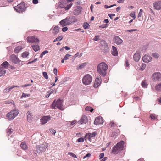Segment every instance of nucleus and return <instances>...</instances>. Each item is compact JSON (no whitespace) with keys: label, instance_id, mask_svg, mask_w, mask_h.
Listing matches in <instances>:
<instances>
[{"label":"nucleus","instance_id":"f257e3e1","mask_svg":"<svg viewBox=\"0 0 161 161\" xmlns=\"http://www.w3.org/2000/svg\"><path fill=\"white\" fill-rule=\"evenodd\" d=\"M77 21V19L75 16H70L61 20L59 23L62 27H64L74 23Z\"/></svg>","mask_w":161,"mask_h":161},{"label":"nucleus","instance_id":"f03ea898","mask_svg":"<svg viewBox=\"0 0 161 161\" xmlns=\"http://www.w3.org/2000/svg\"><path fill=\"white\" fill-rule=\"evenodd\" d=\"M108 66L104 62H101L97 66V71L102 76H105L106 75V70Z\"/></svg>","mask_w":161,"mask_h":161},{"label":"nucleus","instance_id":"7ed1b4c3","mask_svg":"<svg viewBox=\"0 0 161 161\" xmlns=\"http://www.w3.org/2000/svg\"><path fill=\"white\" fill-rule=\"evenodd\" d=\"M124 143V142L123 141H121L118 143L113 147L112 151L113 153L116 154L122 150L123 149Z\"/></svg>","mask_w":161,"mask_h":161},{"label":"nucleus","instance_id":"20e7f679","mask_svg":"<svg viewBox=\"0 0 161 161\" xmlns=\"http://www.w3.org/2000/svg\"><path fill=\"white\" fill-rule=\"evenodd\" d=\"M63 102V100L60 99H58L56 101H54L52 104V108L56 109L58 108L60 110H63L64 108L62 105Z\"/></svg>","mask_w":161,"mask_h":161},{"label":"nucleus","instance_id":"39448f33","mask_svg":"<svg viewBox=\"0 0 161 161\" xmlns=\"http://www.w3.org/2000/svg\"><path fill=\"white\" fill-rule=\"evenodd\" d=\"M19 111L17 109L11 110L7 115V117L9 120H12L19 114Z\"/></svg>","mask_w":161,"mask_h":161},{"label":"nucleus","instance_id":"423d86ee","mask_svg":"<svg viewBox=\"0 0 161 161\" xmlns=\"http://www.w3.org/2000/svg\"><path fill=\"white\" fill-rule=\"evenodd\" d=\"M151 78L154 82H160L161 81V73L159 72H155L152 74Z\"/></svg>","mask_w":161,"mask_h":161},{"label":"nucleus","instance_id":"0eeeda50","mask_svg":"<svg viewBox=\"0 0 161 161\" xmlns=\"http://www.w3.org/2000/svg\"><path fill=\"white\" fill-rule=\"evenodd\" d=\"M47 147V144L38 145L36 146V150L38 153L44 152Z\"/></svg>","mask_w":161,"mask_h":161},{"label":"nucleus","instance_id":"6e6552de","mask_svg":"<svg viewBox=\"0 0 161 161\" xmlns=\"http://www.w3.org/2000/svg\"><path fill=\"white\" fill-rule=\"evenodd\" d=\"M92 81V78L89 74L85 75L83 78L82 81L85 85H88L90 84Z\"/></svg>","mask_w":161,"mask_h":161},{"label":"nucleus","instance_id":"1a4fd4ad","mask_svg":"<svg viewBox=\"0 0 161 161\" xmlns=\"http://www.w3.org/2000/svg\"><path fill=\"white\" fill-rule=\"evenodd\" d=\"M14 9L17 12L19 13L24 12L25 9V4L24 3H21L16 7H14Z\"/></svg>","mask_w":161,"mask_h":161},{"label":"nucleus","instance_id":"9d476101","mask_svg":"<svg viewBox=\"0 0 161 161\" xmlns=\"http://www.w3.org/2000/svg\"><path fill=\"white\" fill-rule=\"evenodd\" d=\"M101 48L104 52H108L109 50V47L106 43L104 40H102L100 41Z\"/></svg>","mask_w":161,"mask_h":161},{"label":"nucleus","instance_id":"9b49d317","mask_svg":"<svg viewBox=\"0 0 161 161\" xmlns=\"http://www.w3.org/2000/svg\"><path fill=\"white\" fill-rule=\"evenodd\" d=\"M11 61L15 64H19L21 61L15 54H12L10 56Z\"/></svg>","mask_w":161,"mask_h":161},{"label":"nucleus","instance_id":"f8f14e48","mask_svg":"<svg viewBox=\"0 0 161 161\" xmlns=\"http://www.w3.org/2000/svg\"><path fill=\"white\" fill-rule=\"evenodd\" d=\"M27 41L30 43H37L38 42L39 40L37 38L33 36H29L27 38Z\"/></svg>","mask_w":161,"mask_h":161},{"label":"nucleus","instance_id":"ddd939ff","mask_svg":"<svg viewBox=\"0 0 161 161\" xmlns=\"http://www.w3.org/2000/svg\"><path fill=\"white\" fill-rule=\"evenodd\" d=\"M82 8L81 7L77 6L73 12V14L75 15H79L81 13Z\"/></svg>","mask_w":161,"mask_h":161},{"label":"nucleus","instance_id":"4468645a","mask_svg":"<svg viewBox=\"0 0 161 161\" xmlns=\"http://www.w3.org/2000/svg\"><path fill=\"white\" fill-rule=\"evenodd\" d=\"M103 121L102 117H99L95 119L94 121V124L95 125H97L99 124H103Z\"/></svg>","mask_w":161,"mask_h":161},{"label":"nucleus","instance_id":"2eb2a0df","mask_svg":"<svg viewBox=\"0 0 161 161\" xmlns=\"http://www.w3.org/2000/svg\"><path fill=\"white\" fill-rule=\"evenodd\" d=\"M152 59V57L148 54H146L142 58L143 61L145 63L149 62Z\"/></svg>","mask_w":161,"mask_h":161},{"label":"nucleus","instance_id":"dca6fc26","mask_svg":"<svg viewBox=\"0 0 161 161\" xmlns=\"http://www.w3.org/2000/svg\"><path fill=\"white\" fill-rule=\"evenodd\" d=\"M153 6L154 8L157 10L161 9V1H158L154 3Z\"/></svg>","mask_w":161,"mask_h":161},{"label":"nucleus","instance_id":"f3484780","mask_svg":"<svg viewBox=\"0 0 161 161\" xmlns=\"http://www.w3.org/2000/svg\"><path fill=\"white\" fill-rule=\"evenodd\" d=\"M51 117L50 116H45L43 117L41 119V123L44 124L50 120Z\"/></svg>","mask_w":161,"mask_h":161},{"label":"nucleus","instance_id":"a211bd4d","mask_svg":"<svg viewBox=\"0 0 161 161\" xmlns=\"http://www.w3.org/2000/svg\"><path fill=\"white\" fill-rule=\"evenodd\" d=\"M101 77L97 78L95 79V83L94 85V87L95 88L97 87L100 85L101 82Z\"/></svg>","mask_w":161,"mask_h":161},{"label":"nucleus","instance_id":"6ab92c4d","mask_svg":"<svg viewBox=\"0 0 161 161\" xmlns=\"http://www.w3.org/2000/svg\"><path fill=\"white\" fill-rule=\"evenodd\" d=\"M87 118L85 115L83 116L80 120L78 121L79 124H82L83 123H86L87 122Z\"/></svg>","mask_w":161,"mask_h":161},{"label":"nucleus","instance_id":"aec40b11","mask_svg":"<svg viewBox=\"0 0 161 161\" xmlns=\"http://www.w3.org/2000/svg\"><path fill=\"white\" fill-rule=\"evenodd\" d=\"M140 53L138 51H136V53L134 54L133 56V58L134 60L136 62H138L139 61L140 58Z\"/></svg>","mask_w":161,"mask_h":161},{"label":"nucleus","instance_id":"412c9836","mask_svg":"<svg viewBox=\"0 0 161 161\" xmlns=\"http://www.w3.org/2000/svg\"><path fill=\"white\" fill-rule=\"evenodd\" d=\"M114 42L118 45L120 44L123 42V40L118 36L114 37Z\"/></svg>","mask_w":161,"mask_h":161},{"label":"nucleus","instance_id":"4be33fe9","mask_svg":"<svg viewBox=\"0 0 161 161\" xmlns=\"http://www.w3.org/2000/svg\"><path fill=\"white\" fill-rule=\"evenodd\" d=\"M96 134V133L95 132L92 133H89L85 136V137L89 140L90 141L91 138L95 137Z\"/></svg>","mask_w":161,"mask_h":161},{"label":"nucleus","instance_id":"5701e85b","mask_svg":"<svg viewBox=\"0 0 161 161\" xmlns=\"http://www.w3.org/2000/svg\"><path fill=\"white\" fill-rule=\"evenodd\" d=\"M9 65V64L7 61L4 62L0 65V68H3L5 70L6 69H7L8 66Z\"/></svg>","mask_w":161,"mask_h":161},{"label":"nucleus","instance_id":"b1692460","mask_svg":"<svg viewBox=\"0 0 161 161\" xmlns=\"http://www.w3.org/2000/svg\"><path fill=\"white\" fill-rule=\"evenodd\" d=\"M87 64V63L86 62L81 63L79 65L76 66V69L79 70L84 68L86 65Z\"/></svg>","mask_w":161,"mask_h":161},{"label":"nucleus","instance_id":"393cba45","mask_svg":"<svg viewBox=\"0 0 161 161\" xmlns=\"http://www.w3.org/2000/svg\"><path fill=\"white\" fill-rule=\"evenodd\" d=\"M59 27L58 26H55L53 29V33L55 35H57L59 32Z\"/></svg>","mask_w":161,"mask_h":161},{"label":"nucleus","instance_id":"a878e982","mask_svg":"<svg viewBox=\"0 0 161 161\" xmlns=\"http://www.w3.org/2000/svg\"><path fill=\"white\" fill-rule=\"evenodd\" d=\"M27 120L29 122H31L32 119V116L31 113L30 111H28L27 113Z\"/></svg>","mask_w":161,"mask_h":161},{"label":"nucleus","instance_id":"bb28decb","mask_svg":"<svg viewBox=\"0 0 161 161\" xmlns=\"http://www.w3.org/2000/svg\"><path fill=\"white\" fill-rule=\"evenodd\" d=\"M112 54L114 56H116L118 54V52L116 48L114 46H112Z\"/></svg>","mask_w":161,"mask_h":161},{"label":"nucleus","instance_id":"cd10ccee","mask_svg":"<svg viewBox=\"0 0 161 161\" xmlns=\"http://www.w3.org/2000/svg\"><path fill=\"white\" fill-rule=\"evenodd\" d=\"M20 147L21 148L24 150H25L28 148V147L25 142H22L20 144Z\"/></svg>","mask_w":161,"mask_h":161},{"label":"nucleus","instance_id":"c85d7f7f","mask_svg":"<svg viewBox=\"0 0 161 161\" xmlns=\"http://www.w3.org/2000/svg\"><path fill=\"white\" fill-rule=\"evenodd\" d=\"M22 49V48L21 46H18L15 48L14 53H18Z\"/></svg>","mask_w":161,"mask_h":161},{"label":"nucleus","instance_id":"c756f323","mask_svg":"<svg viewBox=\"0 0 161 161\" xmlns=\"http://www.w3.org/2000/svg\"><path fill=\"white\" fill-rule=\"evenodd\" d=\"M155 88L157 90L161 91V83L156 85Z\"/></svg>","mask_w":161,"mask_h":161},{"label":"nucleus","instance_id":"7c9ffc66","mask_svg":"<svg viewBox=\"0 0 161 161\" xmlns=\"http://www.w3.org/2000/svg\"><path fill=\"white\" fill-rule=\"evenodd\" d=\"M6 72V70L4 69L3 68H0V77L4 75Z\"/></svg>","mask_w":161,"mask_h":161},{"label":"nucleus","instance_id":"2f4dec72","mask_svg":"<svg viewBox=\"0 0 161 161\" xmlns=\"http://www.w3.org/2000/svg\"><path fill=\"white\" fill-rule=\"evenodd\" d=\"M31 46L34 50L35 52L39 50V46L37 45H32Z\"/></svg>","mask_w":161,"mask_h":161},{"label":"nucleus","instance_id":"473e14b6","mask_svg":"<svg viewBox=\"0 0 161 161\" xmlns=\"http://www.w3.org/2000/svg\"><path fill=\"white\" fill-rule=\"evenodd\" d=\"M73 5L72 3H70L69 5L64 6V9L66 10H68L72 7Z\"/></svg>","mask_w":161,"mask_h":161},{"label":"nucleus","instance_id":"72a5a7b5","mask_svg":"<svg viewBox=\"0 0 161 161\" xmlns=\"http://www.w3.org/2000/svg\"><path fill=\"white\" fill-rule=\"evenodd\" d=\"M29 53L27 52H25L23 53L22 54V57L23 58H25L29 55Z\"/></svg>","mask_w":161,"mask_h":161},{"label":"nucleus","instance_id":"f704fd0d","mask_svg":"<svg viewBox=\"0 0 161 161\" xmlns=\"http://www.w3.org/2000/svg\"><path fill=\"white\" fill-rule=\"evenodd\" d=\"M146 66V64H145L144 63H142L139 69L140 70L142 71L145 68Z\"/></svg>","mask_w":161,"mask_h":161},{"label":"nucleus","instance_id":"c9c22d12","mask_svg":"<svg viewBox=\"0 0 161 161\" xmlns=\"http://www.w3.org/2000/svg\"><path fill=\"white\" fill-rule=\"evenodd\" d=\"M90 26L89 24L87 22L84 23L83 25V27L85 29H87Z\"/></svg>","mask_w":161,"mask_h":161},{"label":"nucleus","instance_id":"e433bc0d","mask_svg":"<svg viewBox=\"0 0 161 161\" xmlns=\"http://www.w3.org/2000/svg\"><path fill=\"white\" fill-rule=\"evenodd\" d=\"M85 110L86 111H90L91 112H92L93 110V109L91 107L87 106L85 108Z\"/></svg>","mask_w":161,"mask_h":161},{"label":"nucleus","instance_id":"4c0bfd02","mask_svg":"<svg viewBox=\"0 0 161 161\" xmlns=\"http://www.w3.org/2000/svg\"><path fill=\"white\" fill-rule=\"evenodd\" d=\"M12 129L8 128V129H7V134L8 136H10V135L12 134Z\"/></svg>","mask_w":161,"mask_h":161},{"label":"nucleus","instance_id":"58836bf2","mask_svg":"<svg viewBox=\"0 0 161 161\" xmlns=\"http://www.w3.org/2000/svg\"><path fill=\"white\" fill-rule=\"evenodd\" d=\"M30 94H25L24 93H23L22 96L21 97V98H22L23 97H27L30 96Z\"/></svg>","mask_w":161,"mask_h":161},{"label":"nucleus","instance_id":"ea45409f","mask_svg":"<svg viewBox=\"0 0 161 161\" xmlns=\"http://www.w3.org/2000/svg\"><path fill=\"white\" fill-rule=\"evenodd\" d=\"M48 52L47 50L43 51L40 54V57L42 58L45 54L48 53Z\"/></svg>","mask_w":161,"mask_h":161},{"label":"nucleus","instance_id":"a19ab883","mask_svg":"<svg viewBox=\"0 0 161 161\" xmlns=\"http://www.w3.org/2000/svg\"><path fill=\"white\" fill-rule=\"evenodd\" d=\"M152 56L157 58H158L159 57V55L156 53H154L152 54Z\"/></svg>","mask_w":161,"mask_h":161},{"label":"nucleus","instance_id":"79ce46f5","mask_svg":"<svg viewBox=\"0 0 161 161\" xmlns=\"http://www.w3.org/2000/svg\"><path fill=\"white\" fill-rule=\"evenodd\" d=\"M54 91L55 92V93H56L57 92V91L55 90V89H53L51 90L49 92H47V93H49V94H51L53 93Z\"/></svg>","mask_w":161,"mask_h":161},{"label":"nucleus","instance_id":"37998d69","mask_svg":"<svg viewBox=\"0 0 161 161\" xmlns=\"http://www.w3.org/2000/svg\"><path fill=\"white\" fill-rule=\"evenodd\" d=\"M43 75L44 77L46 79H48V76L47 73L45 72H43Z\"/></svg>","mask_w":161,"mask_h":161},{"label":"nucleus","instance_id":"c03bdc74","mask_svg":"<svg viewBox=\"0 0 161 161\" xmlns=\"http://www.w3.org/2000/svg\"><path fill=\"white\" fill-rule=\"evenodd\" d=\"M63 38V36H60L56 38V40H57L58 41H59L62 40Z\"/></svg>","mask_w":161,"mask_h":161},{"label":"nucleus","instance_id":"a18cd8bd","mask_svg":"<svg viewBox=\"0 0 161 161\" xmlns=\"http://www.w3.org/2000/svg\"><path fill=\"white\" fill-rule=\"evenodd\" d=\"M143 11L142 9H140V12H139L138 14V18L141 17L142 15V14Z\"/></svg>","mask_w":161,"mask_h":161},{"label":"nucleus","instance_id":"49530a36","mask_svg":"<svg viewBox=\"0 0 161 161\" xmlns=\"http://www.w3.org/2000/svg\"><path fill=\"white\" fill-rule=\"evenodd\" d=\"M130 16L133 18V19H134L136 18L135 12H132L130 14Z\"/></svg>","mask_w":161,"mask_h":161},{"label":"nucleus","instance_id":"de8ad7c7","mask_svg":"<svg viewBox=\"0 0 161 161\" xmlns=\"http://www.w3.org/2000/svg\"><path fill=\"white\" fill-rule=\"evenodd\" d=\"M68 154L70 155L71 156H72V157H73L74 158H77V157H76V155L72 153L69 152Z\"/></svg>","mask_w":161,"mask_h":161},{"label":"nucleus","instance_id":"09e8293b","mask_svg":"<svg viewBox=\"0 0 161 161\" xmlns=\"http://www.w3.org/2000/svg\"><path fill=\"white\" fill-rule=\"evenodd\" d=\"M150 117L152 119H153V120H155L156 119V117L155 116V115L154 114H151L150 115Z\"/></svg>","mask_w":161,"mask_h":161},{"label":"nucleus","instance_id":"8fccbe9b","mask_svg":"<svg viewBox=\"0 0 161 161\" xmlns=\"http://www.w3.org/2000/svg\"><path fill=\"white\" fill-rule=\"evenodd\" d=\"M50 132L53 135L55 134L56 131L55 130L53 129H49Z\"/></svg>","mask_w":161,"mask_h":161},{"label":"nucleus","instance_id":"3c124183","mask_svg":"<svg viewBox=\"0 0 161 161\" xmlns=\"http://www.w3.org/2000/svg\"><path fill=\"white\" fill-rule=\"evenodd\" d=\"M84 138L82 137H80L78 139L77 142H83L84 141Z\"/></svg>","mask_w":161,"mask_h":161},{"label":"nucleus","instance_id":"603ef678","mask_svg":"<svg viewBox=\"0 0 161 161\" xmlns=\"http://www.w3.org/2000/svg\"><path fill=\"white\" fill-rule=\"evenodd\" d=\"M70 56H71V55L67 54L65 56L64 59L65 60H67L69 59V57Z\"/></svg>","mask_w":161,"mask_h":161},{"label":"nucleus","instance_id":"864d4df0","mask_svg":"<svg viewBox=\"0 0 161 161\" xmlns=\"http://www.w3.org/2000/svg\"><path fill=\"white\" fill-rule=\"evenodd\" d=\"M141 85L142 87H145L147 86V84L145 81L142 82Z\"/></svg>","mask_w":161,"mask_h":161},{"label":"nucleus","instance_id":"5fc2aeb1","mask_svg":"<svg viewBox=\"0 0 161 161\" xmlns=\"http://www.w3.org/2000/svg\"><path fill=\"white\" fill-rule=\"evenodd\" d=\"M94 41H97L99 40V36H96L93 39Z\"/></svg>","mask_w":161,"mask_h":161},{"label":"nucleus","instance_id":"6e6d98bb","mask_svg":"<svg viewBox=\"0 0 161 161\" xmlns=\"http://www.w3.org/2000/svg\"><path fill=\"white\" fill-rule=\"evenodd\" d=\"M104 154L103 153H101L99 155V159H102L104 156Z\"/></svg>","mask_w":161,"mask_h":161},{"label":"nucleus","instance_id":"4d7b16f0","mask_svg":"<svg viewBox=\"0 0 161 161\" xmlns=\"http://www.w3.org/2000/svg\"><path fill=\"white\" fill-rule=\"evenodd\" d=\"M57 72L58 71L57 69L56 68H54L53 69V73L55 75H57Z\"/></svg>","mask_w":161,"mask_h":161},{"label":"nucleus","instance_id":"13d9d810","mask_svg":"<svg viewBox=\"0 0 161 161\" xmlns=\"http://www.w3.org/2000/svg\"><path fill=\"white\" fill-rule=\"evenodd\" d=\"M31 84H26L25 85H22L21 86L22 87H26L28 86H31Z\"/></svg>","mask_w":161,"mask_h":161},{"label":"nucleus","instance_id":"bf43d9fd","mask_svg":"<svg viewBox=\"0 0 161 161\" xmlns=\"http://www.w3.org/2000/svg\"><path fill=\"white\" fill-rule=\"evenodd\" d=\"M137 31V29H131V30H127V31L129 32H132L133 31Z\"/></svg>","mask_w":161,"mask_h":161},{"label":"nucleus","instance_id":"052dcab7","mask_svg":"<svg viewBox=\"0 0 161 161\" xmlns=\"http://www.w3.org/2000/svg\"><path fill=\"white\" fill-rule=\"evenodd\" d=\"M91 156V154L90 153H87L83 157V159H85L86 157H90Z\"/></svg>","mask_w":161,"mask_h":161},{"label":"nucleus","instance_id":"680f3d73","mask_svg":"<svg viewBox=\"0 0 161 161\" xmlns=\"http://www.w3.org/2000/svg\"><path fill=\"white\" fill-rule=\"evenodd\" d=\"M9 90H8V88H7L4 90L3 91V93H7L8 92H9Z\"/></svg>","mask_w":161,"mask_h":161},{"label":"nucleus","instance_id":"e2e57ef3","mask_svg":"<svg viewBox=\"0 0 161 161\" xmlns=\"http://www.w3.org/2000/svg\"><path fill=\"white\" fill-rule=\"evenodd\" d=\"M67 30L68 28L66 27H64L62 29V31L63 32H65Z\"/></svg>","mask_w":161,"mask_h":161},{"label":"nucleus","instance_id":"0e129e2a","mask_svg":"<svg viewBox=\"0 0 161 161\" xmlns=\"http://www.w3.org/2000/svg\"><path fill=\"white\" fill-rule=\"evenodd\" d=\"M78 54H79V53L77 52L76 54H75L73 56V58L74 59H75V58L78 56Z\"/></svg>","mask_w":161,"mask_h":161},{"label":"nucleus","instance_id":"69168bd1","mask_svg":"<svg viewBox=\"0 0 161 161\" xmlns=\"http://www.w3.org/2000/svg\"><path fill=\"white\" fill-rule=\"evenodd\" d=\"M33 3L34 4H37L38 3V0H33Z\"/></svg>","mask_w":161,"mask_h":161},{"label":"nucleus","instance_id":"338daca9","mask_svg":"<svg viewBox=\"0 0 161 161\" xmlns=\"http://www.w3.org/2000/svg\"><path fill=\"white\" fill-rule=\"evenodd\" d=\"M64 5H63L61 3H60L59 4V7L61 8H64Z\"/></svg>","mask_w":161,"mask_h":161},{"label":"nucleus","instance_id":"774afa93","mask_svg":"<svg viewBox=\"0 0 161 161\" xmlns=\"http://www.w3.org/2000/svg\"><path fill=\"white\" fill-rule=\"evenodd\" d=\"M110 125L111 127H113L114 126V124L113 122H111L110 124Z\"/></svg>","mask_w":161,"mask_h":161}]
</instances>
